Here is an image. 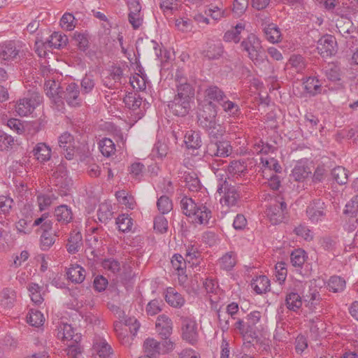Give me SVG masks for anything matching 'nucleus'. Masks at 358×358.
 <instances>
[{"instance_id":"61","label":"nucleus","mask_w":358,"mask_h":358,"mask_svg":"<svg viewBox=\"0 0 358 358\" xmlns=\"http://www.w3.org/2000/svg\"><path fill=\"white\" fill-rule=\"evenodd\" d=\"M102 266L104 269L117 273L120 271V264L114 259H107L102 262Z\"/></svg>"},{"instance_id":"4","label":"nucleus","mask_w":358,"mask_h":358,"mask_svg":"<svg viewBox=\"0 0 358 358\" xmlns=\"http://www.w3.org/2000/svg\"><path fill=\"white\" fill-rule=\"evenodd\" d=\"M140 324L135 318H129L125 323L116 322L114 323V330L123 345L129 344L130 338L128 336V330L135 336L139 329Z\"/></svg>"},{"instance_id":"60","label":"nucleus","mask_w":358,"mask_h":358,"mask_svg":"<svg viewBox=\"0 0 358 358\" xmlns=\"http://www.w3.org/2000/svg\"><path fill=\"white\" fill-rule=\"evenodd\" d=\"M56 199L53 195H39L37 197L39 210L43 211L48 208L52 204V201Z\"/></svg>"},{"instance_id":"11","label":"nucleus","mask_w":358,"mask_h":358,"mask_svg":"<svg viewBox=\"0 0 358 358\" xmlns=\"http://www.w3.org/2000/svg\"><path fill=\"white\" fill-rule=\"evenodd\" d=\"M266 213L271 224H280L287 213V204L285 201L275 202L266 209Z\"/></svg>"},{"instance_id":"19","label":"nucleus","mask_w":358,"mask_h":358,"mask_svg":"<svg viewBox=\"0 0 358 358\" xmlns=\"http://www.w3.org/2000/svg\"><path fill=\"white\" fill-rule=\"evenodd\" d=\"M32 153L38 161L45 162L51 157V148L45 143H38L34 148Z\"/></svg>"},{"instance_id":"33","label":"nucleus","mask_w":358,"mask_h":358,"mask_svg":"<svg viewBox=\"0 0 358 358\" xmlns=\"http://www.w3.org/2000/svg\"><path fill=\"white\" fill-rule=\"evenodd\" d=\"M67 43L68 37L66 35H62L59 32L52 34L50 39L47 41L48 47H53L57 49L66 45Z\"/></svg>"},{"instance_id":"45","label":"nucleus","mask_w":358,"mask_h":358,"mask_svg":"<svg viewBox=\"0 0 358 358\" xmlns=\"http://www.w3.org/2000/svg\"><path fill=\"white\" fill-rule=\"evenodd\" d=\"M113 213L110 206L107 203H101L97 211V217L99 220L102 223H106L111 220Z\"/></svg>"},{"instance_id":"34","label":"nucleus","mask_w":358,"mask_h":358,"mask_svg":"<svg viewBox=\"0 0 358 358\" xmlns=\"http://www.w3.org/2000/svg\"><path fill=\"white\" fill-rule=\"evenodd\" d=\"M266 38L272 43H278L280 41L281 34L278 27L275 24H268L264 29Z\"/></svg>"},{"instance_id":"9","label":"nucleus","mask_w":358,"mask_h":358,"mask_svg":"<svg viewBox=\"0 0 358 358\" xmlns=\"http://www.w3.org/2000/svg\"><path fill=\"white\" fill-rule=\"evenodd\" d=\"M217 115V107L212 102H207L203 106L202 110L198 115V122L201 127L205 128L215 125Z\"/></svg>"},{"instance_id":"62","label":"nucleus","mask_w":358,"mask_h":358,"mask_svg":"<svg viewBox=\"0 0 358 358\" xmlns=\"http://www.w3.org/2000/svg\"><path fill=\"white\" fill-rule=\"evenodd\" d=\"M162 300L154 299L150 301L146 307L148 314L150 315H157L162 310Z\"/></svg>"},{"instance_id":"38","label":"nucleus","mask_w":358,"mask_h":358,"mask_svg":"<svg viewBox=\"0 0 358 358\" xmlns=\"http://www.w3.org/2000/svg\"><path fill=\"white\" fill-rule=\"evenodd\" d=\"M44 88L48 96L60 99L59 95H61L62 91L59 83L57 82L49 80L45 83Z\"/></svg>"},{"instance_id":"55","label":"nucleus","mask_w":358,"mask_h":358,"mask_svg":"<svg viewBox=\"0 0 358 358\" xmlns=\"http://www.w3.org/2000/svg\"><path fill=\"white\" fill-rule=\"evenodd\" d=\"M74 20L75 17L72 14L69 13H64L60 20V25L62 29L67 31H71L76 27Z\"/></svg>"},{"instance_id":"12","label":"nucleus","mask_w":358,"mask_h":358,"mask_svg":"<svg viewBox=\"0 0 358 358\" xmlns=\"http://www.w3.org/2000/svg\"><path fill=\"white\" fill-rule=\"evenodd\" d=\"M59 98L65 100L67 104L71 107L80 106L82 103L79 86L75 83L68 85L66 90L62 92Z\"/></svg>"},{"instance_id":"43","label":"nucleus","mask_w":358,"mask_h":358,"mask_svg":"<svg viewBox=\"0 0 358 358\" xmlns=\"http://www.w3.org/2000/svg\"><path fill=\"white\" fill-rule=\"evenodd\" d=\"M28 290L31 301L36 304H40L43 301V298L41 294V287L36 283H29Z\"/></svg>"},{"instance_id":"35","label":"nucleus","mask_w":358,"mask_h":358,"mask_svg":"<svg viewBox=\"0 0 358 358\" xmlns=\"http://www.w3.org/2000/svg\"><path fill=\"white\" fill-rule=\"evenodd\" d=\"M94 348L101 358H108L113 352L111 346L105 340L97 341Z\"/></svg>"},{"instance_id":"52","label":"nucleus","mask_w":358,"mask_h":358,"mask_svg":"<svg viewBox=\"0 0 358 358\" xmlns=\"http://www.w3.org/2000/svg\"><path fill=\"white\" fill-rule=\"evenodd\" d=\"M124 102L129 108L136 110L141 106L142 99L139 95L130 93L124 98Z\"/></svg>"},{"instance_id":"18","label":"nucleus","mask_w":358,"mask_h":358,"mask_svg":"<svg viewBox=\"0 0 358 358\" xmlns=\"http://www.w3.org/2000/svg\"><path fill=\"white\" fill-rule=\"evenodd\" d=\"M59 338L67 342L79 343L81 340V336L79 334L74 333V329L71 324H63L59 327L57 334Z\"/></svg>"},{"instance_id":"31","label":"nucleus","mask_w":358,"mask_h":358,"mask_svg":"<svg viewBox=\"0 0 358 358\" xmlns=\"http://www.w3.org/2000/svg\"><path fill=\"white\" fill-rule=\"evenodd\" d=\"M245 29V26L241 23H238L232 29L225 32L223 39L226 42L238 43L241 40V34Z\"/></svg>"},{"instance_id":"2","label":"nucleus","mask_w":358,"mask_h":358,"mask_svg":"<svg viewBox=\"0 0 358 358\" xmlns=\"http://www.w3.org/2000/svg\"><path fill=\"white\" fill-rule=\"evenodd\" d=\"M241 50L248 54V57L255 65L261 64L266 58L260 40L253 34H250L241 43Z\"/></svg>"},{"instance_id":"8","label":"nucleus","mask_w":358,"mask_h":358,"mask_svg":"<svg viewBox=\"0 0 358 358\" xmlns=\"http://www.w3.org/2000/svg\"><path fill=\"white\" fill-rule=\"evenodd\" d=\"M182 338L189 343L194 345L198 340L197 324L190 317H181Z\"/></svg>"},{"instance_id":"6","label":"nucleus","mask_w":358,"mask_h":358,"mask_svg":"<svg viewBox=\"0 0 358 358\" xmlns=\"http://www.w3.org/2000/svg\"><path fill=\"white\" fill-rule=\"evenodd\" d=\"M175 81L177 89V94L175 96L190 101V99L194 97V89L181 71H176Z\"/></svg>"},{"instance_id":"47","label":"nucleus","mask_w":358,"mask_h":358,"mask_svg":"<svg viewBox=\"0 0 358 358\" xmlns=\"http://www.w3.org/2000/svg\"><path fill=\"white\" fill-rule=\"evenodd\" d=\"M289 64L294 69L296 72H302L306 66V61L301 55H292L289 59Z\"/></svg>"},{"instance_id":"48","label":"nucleus","mask_w":358,"mask_h":358,"mask_svg":"<svg viewBox=\"0 0 358 358\" xmlns=\"http://www.w3.org/2000/svg\"><path fill=\"white\" fill-rule=\"evenodd\" d=\"M310 330L312 336L317 339L322 334V331L324 329L325 324L317 318L310 320Z\"/></svg>"},{"instance_id":"10","label":"nucleus","mask_w":358,"mask_h":358,"mask_svg":"<svg viewBox=\"0 0 358 358\" xmlns=\"http://www.w3.org/2000/svg\"><path fill=\"white\" fill-rule=\"evenodd\" d=\"M219 193H224V196L221 199V203L227 206H235L237 200L239 198V194L237 192L236 187L227 180V178L219 185L217 188Z\"/></svg>"},{"instance_id":"3","label":"nucleus","mask_w":358,"mask_h":358,"mask_svg":"<svg viewBox=\"0 0 358 358\" xmlns=\"http://www.w3.org/2000/svg\"><path fill=\"white\" fill-rule=\"evenodd\" d=\"M183 213L187 216L195 215L199 224L208 223L211 210L206 206H198L192 198L185 196L180 201Z\"/></svg>"},{"instance_id":"7","label":"nucleus","mask_w":358,"mask_h":358,"mask_svg":"<svg viewBox=\"0 0 358 358\" xmlns=\"http://www.w3.org/2000/svg\"><path fill=\"white\" fill-rule=\"evenodd\" d=\"M232 152V147L227 141H210L206 146V155L212 157H227Z\"/></svg>"},{"instance_id":"25","label":"nucleus","mask_w":358,"mask_h":358,"mask_svg":"<svg viewBox=\"0 0 358 358\" xmlns=\"http://www.w3.org/2000/svg\"><path fill=\"white\" fill-rule=\"evenodd\" d=\"M16 300V292L11 289L6 288L0 293V304L6 308H11Z\"/></svg>"},{"instance_id":"22","label":"nucleus","mask_w":358,"mask_h":358,"mask_svg":"<svg viewBox=\"0 0 358 358\" xmlns=\"http://www.w3.org/2000/svg\"><path fill=\"white\" fill-rule=\"evenodd\" d=\"M83 245V238L80 232L76 230L70 234L66 244L67 251L71 254H75L79 251Z\"/></svg>"},{"instance_id":"39","label":"nucleus","mask_w":358,"mask_h":358,"mask_svg":"<svg viewBox=\"0 0 358 358\" xmlns=\"http://www.w3.org/2000/svg\"><path fill=\"white\" fill-rule=\"evenodd\" d=\"M28 324L33 327H38L44 322L43 315L38 310L31 309L27 317Z\"/></svg>"},{"instance_id":"46","label":"nucleus","mask_w":358,"mask_h":358,"mask_svg":"<svg viewBox=\"0 0 358 358\" xmlns=\"http://www.w3.org/2000/svg\"><path fill=\"white\" fill-rule=\"evenodd\" d=\"M185 186L192 192H197L201 189V183L195 173H187L185 176Z\"/></svg>"},{"instance_id":"49","label":"nucleus","mask_w":358,"mask_h":358,"mask_svg":"<svg viewBox=\"0 0 358 358\" xmlns=\"http://www.w3.org/2000/svg\"><path fill=\"white\" fill-rule=\"evenodd\" d=\"M211 138L217 139L222 137L226 132L225 128L217 122L215 125H209L204 128Z\"/></svg>"},{"instance_id":"28","label":"nucleus","mask_w":358,"mask_h":358,"mask_svg":"<svg viewBox=\"0 0 358 358\" xmlns=\"http://www.w3.org/2000/svg\"><path fill=\"white\" fill-rule=\"evenodd\" d=\"M123 77V71L120 66H112L110 74L103 80L104 85L109 88L113 87L114 83L120 82Z\"/></svg>"},{"instance_id":"58","label":"nucleus","mask_w":358,"mask_h":358,"mask_svg":"<svg viewBox=\"0 0 358 358\" xmlns=\"http://www.w3.org/2000/svg\"><path fill=\"white\" fill-rule=\"evenodd\" d=\"M154 229L160 234L166 233L168 230V221L163 215L156 216L154 220Z\"/></svg>"},{"instance_id":"37","label":"nucleus","mask_w":358,"mask_h":358,"mask_svg":"<svg viewBox=\"0 0 358 358\" xmlns=\"http://www.w3.org/2000/svg\"><path fill=\"white\" fill-rule=\"evenodd\" d=\"M247 171L246 166L244 163L240 161H233L227 166L228 173L233 178L235 176L238 178Z\"/></svg>"},{"instance_id":"30","label":"nucleus","mask_w":358,"mask_h":358,"mask_svg":"<svg viewBox=\"0 0 358 358\" xmlns=\"http://www.w3.org/2000/svg\"><path fill=\"white\" fill-rule=\"evenodd\" d=\"M219 264L222 269L231 270L236 264V254L233 251L226 252L219 259Z\"/></svg>"},{"instance_id":"53","label":"nucleus","mask_w":358,"mask_h":358,"mask_svg":"<svg viewBox=\"0 0 358 358\" xmlns=\"http://www.w3.org/2000/svg\"><path fill=\"white\" fill-rule=\"evenodd\" d=\"M262 162L265 169L263 171L264 174L266 173V170L274 171L275 173H280L282 167L274 158L264 159L262 158Z\"/></svg>"},{"instance_id":"44","label":"nucleus","mask_w":358,"mask_h":358,"mask_svg":"<svg viewBox=\"0 0 358 358\" xmlns=\"http://www.w3.org/2000/svg\"><path fill=\"white\" fill-rule=\"evenodd\" d=\"M116 224H117L120 231L122 232H127L131 230L133 220L131 217H129L128 215L123 214L117 217Z\"/></svg>"},{"instance_id":"14","label":"nucleus","mask_w":358,"mask_h":358,"mask_svg":"<svg viewBox=\"0 0 358 358\" xmlns=\"http://www.w3.org/2000/svg\"><path fill=\"white\" fill-rule=\"evenodd\" d=\"M156 329L162 338L167 339L172 333L173 322L166 315H160L156 321Z\"/></svg>"},{"instance_id":"13","label":"nucleus","mask_w":358,"mask_h":358,"mask_svg":"<svg viewBox=\"0 0 358 358\" xmlns=\"http://www.w3.org/2000/svg\"><path fill=\"white\" fill-rule=\"evenodd\" d=\"M20 50L13 41L0 44V60L13 61L20 58Z\"/></svg>"},{"instance_id":"5","label":"nucleus","mask_w":358,"mask_h":358,"mask_svg":"<svg viewBox=\"0 0 358 358\" xmlns=\"http://www.w3.org/2000/svg\"><path fill=\"white\" fill-rule=\"evenodd\" d=\"M41 101L42 96L40 94L34 92L18 101L16 105V112L20 116H27L33 112Z\"/></svg>"},{"instance_id":"56","label":"nucleus","mask_w":358,"mask_h":358,"mask_svg":"<svg viewBox=\"0 0 358 358\" xmlns=\"http://www.w3.org/2000/svg\"><path fill=\"white\" fill-rule=\"evenodd\" d=\"M344 214L350 217H355L358 213V194L354 196L350 201L345 205Z\"/></svg>"},{"instance_id":"57","label":"nucleus","mask_w":358,"mask_h":358,"mask_svg":"<svg viewBox=\"0 0 358 358\" xmlns=\"http://www.w3.org/2000/svg\"><path fill=\"white\" fill-rule=\"evenodd\" d=\"M73 38L80 50L85 51L88 48L89 41L84 34L75 32Z\"/></svg>"},{"instance_id":"41","label":"nucleus","mask_w":358,"mask_h":358,"mask_svg":"<svg viewBox=\"0 0 358 358\" xmlns=\"http://www.w3.org/2000/svg\"><path fill=\"white\" fill-rule=\"evenodd\" d=\"M62 167H59L54 173L52 180L56 186L61 188H65L68 186L69 181L66 177V171L62 170Z\"/></svg>"},{"instance_id":"32","label":"nucleus","mask_w":358,"mask_h":358,"mask_svg":"<svg viewBox=\"0 0 358 358\" xmlns=\"http://www.w3.org/2000/svg\"><path fill=\"white\" fill-rule=\"evenodd\" d=\"M270 281L265 275H260L251 282V286L257 294H262L268 290Z\"/></svg>"},{"instance_id":"36","label":"nucleus","mask_w":358,"mask_h":358,"mask_svg":"<svg viewBox=\"0 0 358 358\" xmlns=\"http://www.w3.org/2000/svg\"><path fill=\"white\" fill-rule=\"evenodd\" d=\"M99 148L105 157H110L115 153V145L113 141L108 138H104L100 141Z\"/></svg>"},{"instance_id":"21","label":"nucleus","mask_w":358,"mask_h":358,"mask_svg":"<svg viewBox=\"0 0 358 358\" xmlns=\"http://www.w3.org/2000/svg\"><path fill=\"white\" fill-rule=\"evenodd\" d=\"M205 98L208 102L215 101L220 103L227 99L224 92L216 85H210L205 90Z\"/></svg>"},{"instance_id":"54","label":"nucleus","mask_w":358,"mask_h":358,"mask_svg":"<svg viewBox=\"0 0 358 358\" xmlns=\"http://www.w3.org/2000/svg\"><path fill=\"white\" fill-rule=\"evenodd\" d=\"M220 104L223 108V110L229 115L236 116L238 115L240 108L236 103L226 99Z\"/></svg>"},{"instance_id":"1","label":"nucleus","mask_w":358,"mask_h":358,"mask_svg":"<svg viewBox=\"0 0 358 358\" xmlns=\"http://www.w3.org/2000/svg\"><path fill=\"white\" fill-rule=\"evenodd\" d=\"M334 36L331 35H326L319 41V46L317 48L319 52L326 62L324 66V71L327 78L334 83L336 81V65L335 62V50L333 40Z\"/></svg>"},{"instance_id":"17","label":"nucleus","mask_w":358,"mask_h":358,"mask_svg":"<svg viewBox=\"0 0 358 358\" xmlns=\"http://www.w3.org/2000/svg\"><path fill=\"white\" fill-rule=\"evenodd\" d=\"M261 318V313L259 311H253L247 316V329L249 335L250 340L248 343H252L258 337L257 328L256 324L259 322Z\"/></svg>"},{"instance_id":"63","label":"nucleus","mask_w":358,"mask_h":358,"mask_svg":"<svg viewBox=\"0 0 358 358\" xmlns=\"http://www.w3.org/2000/svg\"><path fill=\"white\" fill-rule=\"evenodd\" d=\"M15 144L13 137L7 134H2L0 135V150H7L12 148Z\"/></svg>"},{"instance_id":"42","label":"nucleus","mask_w":358,"mask_h":358,"mask_svg":"<svg viewBox=\"0 0 358 358\" xmlns=\"http://www.w3.org/2000/svg\"><path fill=\"white\" fill-rule=\"evenodd\" d=\"M187 146L189 148L197 149L201 145V139L199 133L195 131L188 132L185 135V141Z\"/></svg>"},{"instance_id":"50","label":"nucleus","mask_w":358,"mask_h":358,"mask_svg":"<svg viewBox=\"0 0 358 358\" xmlns=\"http://www.w3.org/2000/svg\"><path fill=\"white\" fill-rule=\"evenodd\" d=\"M157 206L162 214H166L173 209L171 200L166 196H162L158 199Z\"/></svg>"},{"instance_id":"40","label":"nucleus","mask_w":358,"mask_h":358,"mask_svg":"<svg viewBox=\"0 0 358 358\" xmlns=\"http://www.w3.org/2000/svg\"><path fill=\"white\" fill-rule=\"evenodd\" d=\"M290 260L292 266L301 268L306 261V252L301 249L295 250L291 253Z\"/></svg>"},{"instance_id":"64","label":"nucleus","mask_w":358,"mask_h":358,"mask_svg":"<svg viewBox=\"0 0 358 358\" xmlns=\"http://www.w3.org/2000/svg\"><path fill=\"white\" fill-rule=\"evenodd\" d=\"M171 264L178 272L182 271L186 268V262L182 255L176 254L171 259Z\"/></svg>"},{"instance_id":"29","label":"nucleus","mask_w":358,"mask_h":358,"mask_svg":"<svg viewBox=\"0 0 358 358\" xmlns=\"http://www.w3.org/2000/svg\"><path fill=\"white\" fill-rule=\"evenodd\" d=\"M222 54L223 45L220 42L209 43L208 48L203 52L204 56L209 59H218Z\"/></svg>"},{"instance_id":"59","label":"nucleus","mask_w":358,"mask_h":358,"mask_svg":"<svg viewBox=\"0 0 358 358\" xmlns=\"http://www.w3.org/2000/svg\"><path fill=\"white\" fill-rule=\"evenodd\" d=\"M168 150L166 144L157 141L152 150V155L162 159L166 156Z\"/></svg>"},{"instance_id":"27","label":"nucleus","mask_w":358,"mask_h":358,"mask_svg":"<svg viewBox=\"0 0 358 358\" xmlns=\"http://www.w3.org/2000/svg\"><path fill=\"white\" fill-rule=\"evenodd\" d=\"M286 307L294 312L297 311L302 306L301 297L296 292H291L285 296Z\"/></svg>"},{"instance_id":"20","label":"nucleus","mask_w":358,"mask_h":358,"mask_svg":"<svg viewBox=\"0 0 358 358\" xmlns=\"http://www.w3.org/2000/svg\"><path fill=\"white\" fill-rule=\"evenodd\" d=\"M55 217L57 222L62 224H66L71 222L73 213L70 207L66 205H61L55 209Z\"/></svg>"},{"instance_id":"24","label":"nucleus","mask_w":358,"mask_h":358,"mask_svg":"<svg viewBox=\"0 0 358 358\" xmlns=\"http://www.w3.org/2000/svg\"><path fill=\"white\" fill-rule=\"evenodd\" d=\"M66 275L72 282L81 283L85 278V270L78 264L73 265L68 268Z\"/></svg>"},{"instance_id":"16","label":"nucleus","mask_w":358,"mask_h":358,"mask_svg":"<svg viewBox=\"0 0 358 358\" xmlns=\"http://www.w3.org/2000/svg\"><path fill=\"white\" fill-rule=\"evenodd\" d=\"M169 107L172 113L178 116L186 115L190 109V101L177 96L170 102Z\"/></svg>"},{"instance_id":"15","label":"nucleus","mask_w":358,"mask_h":358,"mask_svg":"<svg viewBox=\"0 0 358 358\" xmlns=\"http://www.w3.org/2000/svg\"><path fill=\"white\" fill-rule=\"evenodd\" d=\"M143 348L145 356L149 358H156L160 354L166 353L161 343L151 338L145 339Z\"/></svg>"},{"instance_id":"26","label":"nucleus","mask_w":358,"mask_h":358,"mask_svg":"<svg viewBox=\"0 0 358 358\" xmlns=\"http://www.w3.org/2000/svg\"><path fill=\"white\" fill-rule=\"evenodd\" d=\"M311 173L310 168L303 162H298L292 172V176L296 181H302Z\"/></svg>"},{"instance_id":"51","label":"nucleus","mask_w":358,"mask_h":358,"mask_svg":"<svg viewBox=\"0 0 358 358\" xmlns=\"http://www.w3.org/2000/svg\"><path fill=\"white\" fill-rule=\"evenodd\" d=\"M303 85L306 91L312 95H315L320 92V85L319 83V80L315 78L309 77L303 83Z\"/></svg>"},{"instance_id":"23","label":"nucleus","mask_w":358,"mask_h":358,"mask_svg":"<svg viewBox=\"0 0 358 358\" xmlns=\"http://www.w3.org/2000/svg\"><path fill=\"white\" fill-rule=\"evenodd\" d=\"M165 299L171 306L176 308H181L185 301L183 296L172 287L167 289Z\"/></svg>"}]
</instances>
